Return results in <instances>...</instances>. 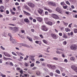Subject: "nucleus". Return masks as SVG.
<instances>
[{"label":"nucleus","instance_id":"obj_1","mask_svg":"<svg viewBox=\"0 0 77 77\" xmlns=\"http://www.w3.org/2000/svg\"><path fill=\"white\" fill-rule=\"evenodd\" d=\"M70 48L71 50H73V51H75L77 50V46L76 45H71Z\"/></svg>","mask_w":77,"mask_h":77},{"label":"nucleus","instance_id":"obj_2","mask_svg":"<svg viewBox=\"0 0 77 77\" xmlns=\"http://www.w3.org/2000/svg\"><path fill=\"white\" fill-rule=\"evenodd\" d=\"M56 11L58 12H59L61 14H62L63 13V11L62 9L59 7H57V8H56Z\"/></svg>","mask_w":77,"mask_h":77},{"label":"nucleus","instance_id":"obj_3","mask_svg":"<svg viewBox=\"0 0 77 77\" xmlns=\"http://www.w3.org/2000/svg\"><path fill=\"white\" fill-rule=\"evenodd\" d=\"M27 5L29 6V7L32 8H35V5L31 2L28 3Z\"/></svg>","mask_w":77,"mask_h":77},{"label":"nucleus","instance_id":"obj_4","mask_svg":"<svg viewBox=\"0 0 77 77\" xmlns=\"http://www.w3.org/2000/svg\"><path fill=\"white\" fill-rule=\"evenodd\" d=\"M38 12L41 15H42V16H44V15L42 14V13H43V10L41 8H39L38 10Z\"/></svg>","mask_w":77,"mask_h":77},{"label":"nucleus","instance_id":"obj_5","mask_svg":"<svg viewBox=\"0 0 77 77\" xmlns=\"http://www.w3.org/2000/svg\"><path fill=\"white\" fill-rule=\"evenodd\" d=\"M71 68L74 70L75 72H77V67L74 65H72L71 66Z\"/></svg>","mask_w":77,"mask_h":77},{"label":"nucleus","instance_id":"obj_6","mask_svg":"<svg viewBox=\"0 0 77 77\" xmlns=\"http://www.w3.org/2000/svg\"><path fill=\"white\" fill-rule=\"evenodd\" d=\"M51 16L53 18H54V19H57L59 18V17L58 16L54 14H52Z\"/></svg>","mask_w":77,"mask_h":77},{"label":"nucleus","instance_id":"obj_7","mask_svg":"<svg viewBox=\"0 0 77 77\" xmlns=\"http://www.w3.org/2000/svg\"><path fill=\"white\" fill-rule=\"evenodd\" d=\"M10 40L13 44H15V43H16V40L13 39L11 37V38H10Z\"/></svg>","mask_w":77,"mask_h":77},{"label":"nucleus","instance_id":"obj_8","mask_svg":"<svg viewBox=\"0 0 77 77\" xmlns=\"http://www.w3.org/2000/svg\"><path fill=\"white\" fill-rule=\"evenodd\" d=\"M51 35L52 36L53 39H57V37L56 36V35L54 34H51Z\"/></svg>","mask_w":77,"mask_h":77},{"label":"nucleus","instance_id":"obj_9","mask_svg":"<svg viewBox=\"0 0 77 77\" xmlns=\"http://www.w3.org/2000/svg\"><path fill=\"white\" fill-rule=\"evenodd\" d=\"M4 54L5 56H7V57H11V56L7 52H4Z\"/></svg>","mask_w":77,"mask_h":77},{"label":"nucleus","instance_id":"obj_10","mask_svg":"<svg viewBox=\"0 0 77 77\" xmlns=\"http://www.w3.org/2000/svg\"><path fill=\"white\" fill-rule=\"evenodd\" d=\"M47 28L45 26V25H44L42 26V30L43 31H47Z\"/></svg>","mask_w":77,"mask_h":77},{"label":"nucleus","instance_id":"obj_11","mask_svg":"<svg viewBox=\"0 0 77 77\" xmlns=\"http://www.w3.org/2000/svg\"><path fill=\"white\" fill-rule=\"evenodd\" d=\"M36 19L37 21L39 22H41L42 21V19L41 17H36Z\"/></svg>","mask_w":77,"mask_h":77},{"label":"nucleus","instance_id":"obj_12","mask_svg":"<svg viewBox=\"0 0 77 77\" xmlns=\"http://www.w3.org/2000/svg\"><path fill=\"white\" fill-rule=\"evenodd\" d=\"M29 59L31 60H35V58L33 55H30L29 57Z\"/></svg>","mask_w":77,"mask_h":77},{"label":"nucleus","instance_id":"obj_13","mask_svg":"<svg viewBox=\"0 0 77 77\" xmlns=\"http://www.w3.org/2000/svg\"><path fill=\"white\" fill-rule=\"evenodd\" d=\"M62 37L63 38H65V39H67V38H68V36H67L66 35V34H65V33H63V35Z\"/></svg>","mask_w":77,"mask_h":77},{"label":"nucleus","instance_id":"obj_14","mask_svg":"<svg viewBox=\"0 0 77 77\" xmlns=\"http://www.w3.org/2000/svg\"><path fill=\"white\" fill-rule=\"evenodd\" d=\"M65 30L67 32H70L71 31V29L68 28H66L65 29Z\"/></svg>","mask_w":77,"mask_h":77},{"label":"nucleus","instance_id":"obj_15","mask_svg":"<svg viewBox=\"0 0 77 77\" xmlns=\"http://www.w3.org/2000/svg\"><path fill=\"white\" fill-rule=\"evenodd\" d=\"M24 21L26 23H29L30 22V21L28 19H25L24 20Z\"/></svg>","mask_w":77,"mask_h":77},{"label":"nucleus","instance_id":"obj_16","mask_svg":"<svg viewBox=\"0 0 77 77\" xmlns=\"http://www.w3.org/2000/svg\"><path fill=\"white\" fill-rule=\"evenodd\" d=\"M47 24H49V25H50V26H52L53 25V23L52 22H46Z\"/></svg>","mask_w":77,"mask_h":77},{"label":"nucleus","instance_id":"obj_17","mask_svg":"<svg viewBox=\"0 0 77 77\" xmlns=\"http://www.w3.org/2000/svg\"><path fill=\"white\" fill-rule=\"evenodd\" d=\"M23 12H24V14H26V15H29V16L30 15V14L29 13H28L26 12L25 11H23Z\"/></svg>","mask_w":77,"mask_h":77},{"label":"nucleus","instance_id":"obj_18","mask_svg":"<svg viewBox=\"0 0 77 77\" xmlns=\"http://www.w3.org/2000/svg\"><path fill=\"white\" fill-rule=\"evenodd\" d=\"M35 42L36 44H38L39 45L41 44H42L41 42L40 41H35Z\"/></svg>","mask_w":77,"mask_h":77},{"label":"nucleus","instance_id":"obj_19","mask_svg":"<svg viewBox=\"0 0 77 77\" xmlns=\"http://www.w3.org/2000/svg\"><path fill=\"white\" fill-rule=\"evenodd\" d=\"M14 29L17 32L18 31V28L17 27H14Z\"/></svg>","mask_w":77,"mask_h":77},{"label":"nucleus","instance_id":"obj_20","mask_svg":"<svg viewBox=\"0 0 77 77\" xmlns=\"http://www.w3.org/2000/svg\"><path fill=\"white\" fill-rule=\"evenodd\" d=\"M71 60H73V61H74L75 60V58L74 57H71L70 58Z\"/></svg>","mask_w":77,"mask_h":77},{"label":"nucleus","instance_id":"obj_21","mask_svg":"<svg viewBox=\"0 0 77 77\" xmlns=\"http://www.w3.org/2000/svg\"><path fill=\"white\" fill-rule=\"evenodd\" d=\"M23 46L26 47H27V48H29V46L26 44H24Z\"/></svg>","mask_w":77,"mask_h":77},{"label":"nucleus","instance_id":"obj_22","mask_svg":"<svg viewBox=\"0 0 77 77\" xmlns=\"http://www.w3.org/2000/svg\"><path fill=\"white\" fill-rule=\"evenodd\" d=\"M52 68L53 69H55L56 68V66H52Z\"/></svg>","mask_w":77,"mask_h":77},{"label":"nucleus","instance_id":"obj_23","mask_svg":"<svg viewBox=\"0 0 77 77\" xmlns=\"http://www.w3.org/2000/svg\"><path fill=\"white\" fill-rule=\"evenodd\" d=\"M44 21H45V22L46 23H47V22H48V18H44Z\"/></svg>","mask_w":77,"mask_h":77},{"label":"nucleus","instance_id":"obj_24","mask_svg":"<svg viewBox=\"0 0 77 77\" xmlns=\"http://www.w3.org/2000/svg\"><path fill=\"white\" fill-rule=\"evenodd\" d=\"M36 74L37 75H39L41 74V72L40 71H38L36 72Z\"/></svg>","mask_w":77,"mask_h":77},{"label":"nucleus","instance_id":"obj_25","mask_svg":"<svg viewBox=\"0 0 77 77\" xmlns=\"http://www.w3.org/2000/svg\"><path fill=\"white\" fill-rule=\"evenodd\" d=\"M47 66H48V67L49 68H52V65L50 64H48L47 65Z\"/></svg>","mask_w":77,"mask_h":77},{"label":"nucleus","instance_id":"obj_26","mask_svg":"<svg viewBox=\"0 0 77 77\" xmlns=\"http://www.w3.org/2000/svg\"><path fill=\"white\" fill-rule=\"evenodd\" d=\"M63 7L64 9H67L68 8V6L67 5L64 6V5H63Z\"/></svg>","mask_w":77,"mask_h":77},{"label":"nucleus","instance_id":"obj_27","mask_svg":"<svg viewBox=\"0 0 77 77\" xmlns=\"http://www.w3.org/2000/svg\"><path fill=\"white\" fill-rule=\"evenodd\" d=\"M52 6H53L56 7V4L55 3H53Z\"/></svg>","mask_w":77,"mask_h":77},{"label":"nucleus","instance_id":"obj_28","mask_svg":"<svg viewBox=\"0 0 77 77\" xmlns=\"http://www.w3.org/2000/svg\"><path fill=\"white\" fill-rule=\"evenodd\" d=\"M53 4V2H49L48 3V5H51V6H52V5Z\"/></svg>","mask_w":77,"mask_h":77},{"label":"nucleus","instance_id":"obj_29","mask_svg":"<svg viewBox=\"0 0 77 77\" xmlns=\"http://www.w3.org/2000/svg\"><path fill=\"white\" fill-rule=\"evenodd\" d=\"M67 42L66 41H64L63 42V45H66Z\"/></svg>","mask_w":77,"mask_h":77},{"label":"nucleus","instance_id":"obj_30","mask_svg":"<svg viewBox=\"0 0 77 77\" xmlns=\"http://www.w3.org/2000/svg\"><path fill=\"white\" fill-rule=\"evenodd\" d=\"M55 72H56L57 73V74H60V71L59 70H56Z\"/></svg>","mask_w":77,"mask_h":77},{"label":"nucleus","instance_id":"obj_31","mask_svg":"<svg viewBox=\"0 0 77 77\" xmlns=\"http://www.w3.org/2000/svg\"><path fill=\"white\" fill-rule=\"evenodd\" d=\"M8 36L10 37V38H12V34H11L10 33H8Z\"/></svg>","mask_w":77,"mask_h":77},{"label":"nucleus","instance_id":"obj_32","mask_svg":"<svg viewBox=\"0 0 77 77\" xmlns=\"http://www.w3.org/2000/svg\"><path fill=\"white\" fill-rule=\"evenodd\" d=\"M35 66V64H34V63H32L30 65L31 67H33V66Z\"/></svg>","mask_w":77,"mask_h":77},{"label":"nucleus","instance_id":"obj_33","mask_svg":"<svg viewBox=\"0 0 77 77\" xmlns=\"http://www.w3.org/2000/svg\"><path fill=\"white\" fill-rule=\"evenodd\" d=\"M17 20V18L16 17H14L12 19L13 21H15Z\"/></svg>","mask_w":77,"mask_h":77},{"label":"nucleus","instance_id":"obj_34","mask_svg":"<svg viewBox=\"0 0 77 77\" xmlns=\"http://www.w3.org/2000/svg\"><path fill=\"white\" fill-rule=\"evenodd\" d=\"M28 7V6H27L26 5H24V8L26 9Z\"/></svg>","mask_w":77,"mask_h":77},{"label":"nucleus","instance_id":"obj_35","mask_svg":"<svg viewBox=\"0 0 77 77\" xmlns=\"http://www.w3.org/2000/svg\"><path fill=\"white\" fill-rule=\"evenodd\" d=\"M43 42H44V43H45V44H47L48 42L47 41H46L45 40H43Z\"/></svg>","mask_w":77,"mask_h":77},{"label":"nucleus","instance_id":"obj_36","mask_svg":"<svg viewBox=\"0 0 77 77\" xmlns=\"http://www.w3.org/2000/svg\"><path fill=\"white\" fill-rule=\"evenodd\" d=\"M66 3L67 5H70V3H69V2L68 1H66Z\"/></svg>","mask_w":77,"mask_h":77},{"label":"nucleus","instance_id":"obj_37","mask_svg":"<svg viewBox=\"0 0 77 77\" xmlns=\"http://www.w3.org/2000/svg\"><path fill=\"white\" fill-rule=\"evenodd\" d=\"M1 76H2V77H6V75H4L3 74H2L1 75Z\"/></svg>","mask_w":77,"mask_h":77},{"label":"nucleus","instance_id":"obj_38","mask_svg":"<svg viewBox=\"0 0 77 77\" xmlns=\"http://www.w3.org/2000/svg\"><path fill=\"white\" fill-rule=\"evenodd\" d=\"M45 14L46 15H48V12L47 11H45Z\"/></svg>","mask_w":77,"mask_h":77},{"label":"nucleus","instance_id":"obj_39","mask_svg":"<svg viewBox=\"0 0 77 77\" xmlns=\"http://www.w3.org/2000/svg\"><path fill=\"white\" fill-rule=\"evenodd\" d=\"M72 23H71L69 25V27L70 28H71V25H72Z\"/></svg>","mask_w":77,"mask_h":77},{"label":"nucleus","instance_id":"obj_40","mask_svg":"<svg viewBox=\"0 0 77 77\" xmlns=\"http://www.w3.org/2000/svg\"><path fill=\"white\" fill-rule=\"evenodd\" d=\"M74 33H77V29H74Z\"/></svg>","mask_w":77,"mask_h":77},{"label":"nucleus","instance_id":"obj_41","mask_svg":"<svg viewBox=\"0 0 77 77\" xmlns=\"http://www.w3.org/2000/svg\"><path fill=\"white\" fill-rule=\"evenodd\" d=\"M6 12L7 14H9V11L8 10H6Z\"/></svg>","mask_w":77,"mask_h":77},{"label":"nucleus","instance_id":"obj_42","mask_svg":"<svg viewBox=\"0 0 77 77\" xmlns=\"http://www.w3.org/2000/svg\"><path fill=\"white\" fill-rule=\"evenodd\" d=\"M20 72L21 74H23V70L22 69L20 70Z\"/></svg>","mask_w":77,"mask_h":77},{"label":"nucleus","instance_id":"obj_43","mask_svg":"<svg viewBox=\"0 0 77 77\" xmlns=\"http://www.w3.org/2000/svg\"><path fill=\"white\" fill-rule=\"evenodd\" d=\"M53 72H50V75H51V76H53Z\"/></svg>","mask_w":77,"mask_h":77},{"label":"nucleus","instance_id":"obj_44","mask_svg":"<svg viewBox=\"0 0 77 77\" xmlns=\"http://www.w3.org/2000/svg\"><path fill=\"white\" fill-rule=\"evenodd\" d=\"M53 59H54V60H58V59L56 57H54V58H53Z\"/></svg>","mask_w":77,"mask_h":77},{"label":"nucleus","instance_id":"obj_45","mask_svg":"<svg viewBox=\"0 0 77 77\" xmlns=\"http://www.w3.org/2000/svg\"><path fill=\"white\" fill-rule=\"evenodd\" d=\"M12 53L13 54H14V55H15V56H17V54H15V52H12Z\"/></svg>","mask_w":77,"mask_h":77},{"label":"nucleus","instance_id":"obj_46","mask_svg":"<svg viewBox=\"0 0 77 77\" xmlns=\"http://www.w3.org/2000/svg\"><path fill=\"white\" fill-rule=\"evenodd\" d=\"M59 35L60 36H62V33L61 32H60L59 33Z\"/></svg>","mask_w":77,"mask_h":77},{"label":"nucleus","instance_id":"obj_47","mask_svg":"<svg viewBox=\"0 0 77 77\" xmlns=\"http://www.w3.org/2000/svg\"><path fill=\"white\" fill-rule=\"evenodd\" d=\"M48 11H49V12H52V10H51L49 9H48Z\"/></svg>","mask_w":77,"mask_h":77},{"label":"nucleus","instance_id":"obj_48","mask_svg":"<svg viewBox=\"0 0 77 77\" xmlns=\"http://www.w3.org/2000/svg\"><path fill=\"white\" fill-rule=\"evenodd\" d=\"M9 25H10V26H15V25L14 24H12L10 23L9 24Z\"/></svg>","mask_w":77,"mask_h":77},{"label":"nucleus","instance_id":"obj_49","mask_svg":"<svg viewBox=\"0 0 77 77\" xmlns=\"http://www.w3.org/2000/svg\"><path fill=\"white\" fill-rule=\"evenodd\" d=\"M26 9L27 10H28V11H30V9L29 7H27V8H26Z\"/></svg>","mask_w":77,"mask_h":77},{"label":"nucleus","instance_id":"obj_50","mask_svg":"<svg viewBox=\"0 0 77 77\" xmlns=\"http://www.w3.org/2000/svg\"><path fill=\"white\" fill-rule=\"evenodd\" d=\"M10 64V65H11V66H14V64H13V63L12 62H10L9 63Z\"/></svg>","mask_w":77,"mask_h":77},{"label":"nucleus","instance_id":"obj_51","mask_svg":"<svg viewBox=\"0 0 77 77\" xmlns=\"http://www.w3.org/2000/svg\"><path fill=\"white\" fill-rule=\"evenodd\" d=\"M36 69V67H34L32 68V69L33 70H35V69Z\"/></svg>","mask_w":77,"mask_h":77},{"label":"nucleus","instance_id":"obj_52","mask_svg":"<svg viewBox=\"0 0 77 77\" xmlns=\"http://www.w3.org/2000/svg\"><path fill=\"white\" fill-rule=\"evenodd\" d=\"M64 25H65V26H67V25H68V23H66L65 22H64Z\"/></svg>","mask_w":77,"mask_h":77},{"label":"nucleus","instance_id":"obj_53","mask_svg":"<svg viewBox=\"0 0 77 77\" xmlns=\"http://www.w3.org/2000/svg\"><path fill=\"white\" fill-rule=\"evenodd\" d=\"M40 61L42 62V61H44V59H43V58H41L40 59Z\"/></svg>","mask_w":77,"mask_h":77},{"label":"nucleus","instance_id":"obj_54","mask_svg":"<svg viewBox=\"0 0 77 77\" xmlns=\"http://www.w3.org/2000/svg\"><path fill=\"white\" fill-rule=\"evenodd\" d=\"M11 14L12 15H15V12L13 11L12 12H11Z\"/></svg>","mask_w":77,"mask_h":77},{"label":"nucleus","instance_id":"obj_55","mask_svg":"<svg viewBox=\"0 0 77 77\" xmlns=\"http://www.w3.org/2000/svg\"><path fill=\"white\" fill-rule=\"evenodd\" d=\"M15 5H16V6H17V5H19V3L18 2H16L15 3Z\"/></svg>","mask_w":77,"mask_h":77},{"label":"nucleus","instance_id":"obj_56","mask_svg":"<svg viewBox=\"0 0 77 77\" xmlns=\"http://www.w3.org/2000/svg\"><path fill=\"white\" fill-rule=\"evenodd\" d=\"M64 4V2H62L60 3L61 5H63Z\"/></svg>","mask_w":77,"mask_h":77},{"label":"nucleus","instance_id":"obj_57","mask_svg":"<svg viewBox=\"0 0 77 77\" xmlns=\"http://www.w3.org/2000/svg\"><path fill=\"white\" fill-rule=\"evenodd\" d=\"M56 53H57V54H60V52H59L58 51H56Z\"/></svg>","mask_w":77,"mask_h":77},{"label":"nucleus","instance_id":"obj_58","mask_svg":"<svg viewBox=\"0 0 77 77\" xmlns=\"http://www.w3.org/2000/svg\"><path fill=\"white\" fill-rule=\"evenodd\" d=\"M25 65L26 66H28V64H27V63H26L25 64Z\"/></svg>","mask_w":77,"mask_h":77},{"label":"nucleus","instance_id":"obj_59","mask_svg":"<svg viewBox=\"0 0 77 77\" xmlns=\"http://www.w3.org/2000/svg\"><path fill=\"white\" fill-rule=\"evenodd\" d=\"M12 32H13V33H15L17 32L14 29L13 30Z\"/></svg>","mask_w":77,"mask_h":77},{"label":"nucleus","instance_id":"obj_60","mask_svg":"<svg viewBox=\"0 0 77 77\" xmlns=\"http://www.w3.org/2000/svg\"><path fill=\"white\" fill-rule=\"evenodd\" d=\"M17 70H19L20 71V70H21V69H20V68L18 67L17 68Z\"/></svg>","mask_w":77,"mask_h":77},{"label":"nucleus","instance_id":"obj_61","mask_svg":"<svg viewBox=\"0 0 77 77\" xmlns=\"http://www.w3.org/2000/svg\"><path fill=\"white\" fill-rule=\"evenodd\" d=\"M36 63H38V64H39V63H40V62H39V61H36Z\"/></svg>","mask_w":77,"mask_h":77},{"label":"nucleus","instance_id":"obj_62","mask_svg":"<svg viewBox=\"0 0 77 77\" xmlns=\"http://www.w3.org/2000/svg\"><path fill=\"white\" fill-rule=\"evenodd\" d=\"M3 59H4V60H8V58H6L5 57H4Z\"/></svg>","mask_w":77,"mask_h":77},{"label":"nucleus","instance_id":"obj_63","mask_svg":"<svg viewBox=\"0 0 77 77\" xmlns=\"http://www.w3.org/2000/svg\"><path fill=\"white\" fill-rule=\"evenodd\" d=\"M29 40L30 41H32V38H29Z\"/></svg>","mask_w":77,"mask_h":77},{"label":"nucleus","instance_id":"obj_64","mask_svg":"<svg viewBox=\"0 0 77 77\" xmlns=\"http://www.w3.org/2000/svg\"><path fill=\"white\" fill-rule=\"evenodd\" d=\"M1 49H2L3 50H5V49L4 48H3V46H1Z\"/></svg>","mask_w":77,"mask_h":77}]
</instances>
